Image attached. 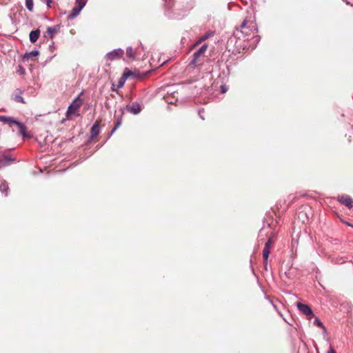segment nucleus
<instances>
[{"instance_id":"21","label":"nucleus","mask_w":353,"mask_h":353,"mask_svg":"<svg viewBox=\"0 0 353 353\" xmlns=\"http://www.w3.org/2000/svg\"><path fill=\"white\" fill-rule=\"evenodd\" d=\"M17 92H19V94L15 93L13 97V99L14 101L21 103H25V101L23 100V98L21 96V92L19 90H17Z\"/></svg>"},{"instance_id":"25","label":"nucleus","mask_w":353,"mask_h":353,"mask_svg":"<svg viewBox=\"0 0 353 353\" xmlns=\"http://www.w3.org/2000/svg\"><path fill=\"white\" fill-rule=\"evenodd\" d=\"M272 243V241L271 238H270L268 239V241L265 243L264 248H268V249L270 250Z\"/></svg>"},{"instance_id":"8","label":"nucleus","mask_w":353,"mask_h":353,"mask_svg":"<svg viewBox=\"0 0 353 353\" xmlns=\"http://www.w3.org/2000/svg\"><path fill=\"white\" fill-rule=\"evenodd\" d=\"M125 110L133 114H139L142 110V106L141 105L137 102H132L131 104H128L125 106Z\"/></svg>"},{"instance_id":"29","label":"nucleus","mask_w":353,"mask_h":353,"mask_svg":"<svg viewBox=\"0 0 353 353\" xmlns=\"http://www.w3.org/2000/svg\"><path fill=\"white\" fill-rule=\"evenodd\" d=\"M327 353H335V351L332 347H330Z\"/></svg>"},{"instance_id":"31","label":"nucleus","mask_w":353,"mask_h":353,"mask_svg":"<svg viewBox=\"0 0 353 353\" xmlns=\"http://www.w3.org/2000/svg\"><path fill=\"white\" fill-rule=\"evenodd\" d=\"M123 85V82L119 81V87H122Z\"/></svg>"},{"instance_id":"11","label":"nucleus","mask_w":353,"mask_h":353,"mask_svg":"<svg viewBox=\"0 0 353 353\" xmlns=\"http://www.w3.org/2000/svg\"><path fill=\"white\" fill-rule=\"evenodd\" d=\"M0 122L3 123L4 124H8L10 126H12V125H17L18 121L12 117L0 115Z\"/></svg>"},{"instance_id":"1","label":"nucleus","mask_w":353,"mask_h":353,"mask_svg":"<svg viewBox=\"0 0 353 353\" xmlns=\"http://www.w3.org/2000/svg\"><path fill=\"white\" fill-rule=\"evenodd\" d=\"M165 6L168 12H170V13H168V17L172 19H181L188 10V9L183 10L181 2L176 0H165Z\"/></svg>"},{"instance_id":"28","label":"nucleus","mask_w":353,"mask_h":353,"mask_svg":"<svg viewBox=\"0 0 353 353\" xmlns=\"http://www.w3.org/2000/svg\"><path fill=\"white\" fill-rule=\"evenodd\" d=\"M272 305H273V307H274L277 310V312H278V313L279 314V315H280L281 317H283V315H282V314L281 313V312H279V311L277 310L276 305H274V303H272Z\"/></svg>"},{"instance_id":"19","label":"nucleus","mask_w":353,"mask_h":353,"mask_svg":"<svg viewBox=\"0 0 353 353\" xmlns=\"http://www.w3.org/2000/svg\"><path fill=\"white\" fill-rule=\"evenodd\" d=\"M136 52L133 51V49L131 46H129L126 49V59H133L135 57Z\"/></svg>"},{"instance_id":"16","label":"nucleus","mask_w":353,"mask_h":353,"mask_svg":"<svg viewBox=\"0 0 353 353\" xmlns=\"http://www.w3.org/2000/svg\"><path fill=\"white\" fill-rule=\"evenodd\" d=\"M9 190L8 183L6 181H2L0 183V191L5 196H8Z\"/></svg>"},{"instance_id":"24","label":"nucleus","mask_w":353,"mask_h":353,"mask_svg":"<svg viewBox=\"0 0 353 353\" xmlns=\"http://www.w3.org/2000/svg\"><path fill=\"white\" fill-rule=\"evenodd\" d=\"M269 254H270V250L268 249V248H263V261H268Z\"/></svg>"},{"instance_id":"7","label":"nucleus","mask_w":353,"mask_h":353,"mask_svg":"<svg viewBox=\"0 0 353 353\" xmlns=\"http://www.w3.org/2000/svg\"><path fill=\"white\" fill-rule=\"evenodd\" d=\"M124 50L121 48H117L105 54V59L108 61H114L123 57Z\"/></svg>"},{"instance_id":"18","label":"nucleus","mask_w":353,"mask_h":353,"mask_svg":"<svg viewBox=\"0 0 353 353\" xmlns=\"http://www.w3.org/2000/svg\"><path fill=\"white\" fill-rule=\"evenodd\" d=\"M214 32L213 31H208L204 35H203L201 37H200L199 39V40L197 41L196 44H199V43H201L202 41H205L208 38L212 37L214 35Z\"/></svg>"},{"instance_id":"23","label":"nucleus","mask_w":353,"mask_h":353,"mask_svg":"<svg viewBox=\"0 0 353 353\" xmlns=\"http://www.w3.org/2000/svg\"><path fill=\"white\" fill-rule=\"evenodd\" d=\"M26 6L29 11H32L34 7L33 0H26Z\"/></svg>"},{"instance_id":"22","label":"nucleus","mask_w":353,"mask_h":353,"mask_svg":"<svg viewBox=\"0 0 353 353\" xmlns=\"http://www.w3.org/2000/svg\"><path fill=\"white\" fill-rule=\"evenodd\" d=\"M314 318V320L313 321V324L319 327L323 328L324 330H325V327H324L323 323L319 320V319L314 315L313 316Z\"/></svg>"},{"instance_id":"6","label":"nucleus","mask_w":353,"mask_h":353,"mask_svg":"<svg viewBox=\"0 0 353 353\" xmlns=\"http://www.w3.org/2000/svg\"><path fill=\"white\" fill-rule=\"evenodd\" d=\"M82 101L78 96L72 103L68 106V110L66 111V116L69 117L70 114H74L81 105Z\"/></svg>"},{"instance_id":"26","label":"nucleus","mask_w":353,"mask_h":353,"mask_svg":"<svg viewBox=\"0 0 353 353\" xmlns=\"http://www.w3.org/2000/svg\"><path fill=\"white\" fill-rule=\"evenodd\" d=\"M221 92L222 93H225L227 90H228V88L225 85H222L221 86Z\"/></svg>"},{"instance_id":"14","label":"nucleus","mask_w":353,"mask_h":353,"mask_svg":"<svg viewBox=\"0 0 353 353\" xmlns=\"http://www.w3.org/2000/svg\"><path fill=\"white\" fill-rule=\"evenodd\" d=\"M17 125L19 130V134L23 137H30V135L27 134V128L23 123L18 121Z\"/></svg>"},{"instance_id":"9","label":"nucleus","mask_w":353,"mask_h":353,"mask_svg":"<svg viewBox=\"0 0 353 353\" xmlns=\"http://www.w3.org/2000/svg\"><path fill=\"white\" fill-rule=\"evenodd\" d=\"M337 200L339 203L347 206L350 209L353 208V199L349 195L343 194L337 197Z\"/></svg>"},{"instance_id":"5","label":"nucleus","mask_w":353,"mask_h":353,"mask_svg":"<svg viewBox=\"0 0 353 353\" xmlns=\"http://www.w3.org/2000/svg\"><path fill=\"white\" fill-rule=\"evenodd\" d=\"M296 306L299 311L307 316L308 320H311L314 316L312 310L308 305L299 302L296 303Z\"/></svg>"},{"instance_id":"13","label":"nucleus","mask_w":353,"mask_h":353,"mask_svg":"<svg viewBox=\"0 0 353 353\" xmlns=\"http://www.w3.org/2000/svg\"><path fill=\"white\" fill-rule=\"evenodd\" d=\"M40 35V30L39 29L32 30L29 34L30 41L32 43H35L39 39Z\"/></svg>"},{"instance_id":"27","label":"nucleus","mask_w":353,"mask_h":353,"mask_svg":"<svg viewBox=\"0 0 353 353\" xmlns=\"http://www.w3.org/2000/svg\"><path fill=\"white\" fill-rule=\"evenodd\" d=\"M203 109H200V110H199V115L200 118H201L202 120H204L205 119H204V117H203Z\"/></svg>"},{"instance_id":"12","label":"nucleus","mask_w":353,"mask_h":353,"mask_svg":"<svg viewBox=\"0 0 353 353\" xmlns=\"http://www.w3.org/2000/svg\"><path fill=\"white\" fill-rule=\"evenodd\" d=\"M100 132V127H99V125L98 123H95L91 130H90V139H95L99 134Z\"/></svg>"},{"instance_id":"30","label":"nucleus","mask_w":353,"mask_h":353,"mask_svg":"<svg viewBox=\"0 0 353 353\" xmlns=\"http://www.w3.org/2000/svg\"><path fill=\"white\" fill-rule=\"evenodd\" d=\"M267 265H268V261H264V267H265V270H267Z\"/></svg>"},{"instance_id":"4","label":"nucleus","mask_w":353,"mask_h":353,"mask_svg":"<svg viewBox=\"0 0 353 353\" xmlns=\"http://www.w3.org/2000/svg\"><path fill=\"white\" fill-rule=\"evenodd\" d=\"M208 46L207 44H203L196 51H195L192 55V59L190 63V65L196 66L199 62V57L201 55H203L206 52Z\"/></svg>"},{"instance_id":"15","label":"nucleus","mask_w":353,"mask_h":353,"mask_svg":"<svg viewBox=\"0 0 353 353\" xmlns=\"http://www.w3.org/2000/svg\"><path fill=\"white\" fill-rule=\"evenodd\" d=\"M57 30H58L57 26L48 27L46 32L45 37L52 39L54 36L55 32L57 31Z\"/></svg>"},{"instance_id":"32","label":"nucleus","mask_w":353,"mask_h":353,"mask_svg":"<svg viewBox=\"0 0 353 353\" xmlns=\"http://www.w3.org/2000/svg\"><path fill=\"white\" fill-rule=\"evenodd\" d=\"M47 3L49 4L51 2V0H46Z\"/></svg>"},{"instance_id":"3","label":"nucleus","mask_w":353,"mask_h":353,"mask_svg":"<svg viewBox=\"0 0 353 353\" xmlns=\"http://www.w3.org/2000/svg\"><path fill=\"white\" fill-rule=\"evenodd\" d=\"M76 3L77 6L72 8L71 12L68 16V19H73L76 18L85 6L86 1L84 0H77Z\"/></svg>"},{"instance_id":"20","label":"nucleus","mask_w":353,"mask_h":353,"mask_svg":"<svg viewBox=\"0 0 353 353\" xmlns=\"http://www.w3.org/2000/svg\"><path fill=\"white\" fill-rule=\"evenodd\" d=\"M121 122H122V118H121V117H120L117 119L114 126L112 128V130H111V132L109 134V137L112 136L115 132V131L120 127V125H121Z\"/></svg>"},{"instance_id":"2","label":"nucleus","mask_w":353,"mask_h":353,"mask_svg":"<svg viewBox=\"0 0 353 353\" xmlns=\"http://www.w3.org/2000/svg\"><path fill=\"white\" fill-rule=\"evenodd\" d=\"M254 30H256L254 24L248 25L247 21H244L239 28H236L234 32V36L239 40H248L251 34H254Z\"/></svg>"},{"instance_id":"10","label":"nucleus","mask_w":353,"mask_h":353,"mask_svg":"<svg viewBox=\"0 0 353 353\" xmlns=\"http://www.w3.org/2000/svg\"><path fill=\"white\" fill-rule=\"evenodd\" d=\"M14 161V159L4 154H0V168L10 165Z\"/></svg>"},{"instance_id":"17","label":"nucleus","mask_w":353,"mask_h":353,"mask_svg":"<svg viewBox=\"0 0 353 353\" xmlns=\"http://www.w3.org/2000/svg\"><path fill=\"white\" fill-rule=\"evenodd\" d=\"M39 54V51L37 50H32L30 52H27L23 56V59H33L34 57L38 56Z\"/></svg>"}]
</instances>
